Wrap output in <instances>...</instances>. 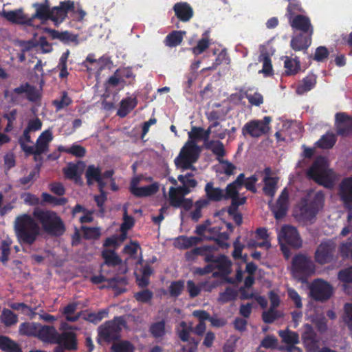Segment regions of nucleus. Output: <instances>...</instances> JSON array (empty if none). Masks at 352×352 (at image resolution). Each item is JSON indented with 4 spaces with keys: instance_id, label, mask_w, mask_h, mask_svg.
Returning <instances> with one entry per match:
<instances>
[{
    "instance_id": "37",
    "label": "nucleus",
    "mask_w": 352,
    "mask_h": 352,
    "mask_svg": "<svg viewBox=\"0 0 352 352\" xmlns=\"http://www.w3.org/2000/svg\"><path fill=\"white\" fill-rule=\"evenodd\" d=\"M204 146L217 156L218 160H220V158H222L225 155L226 151L223 144L219 141L209 140V139H208Z\"/></svg>"
},
{
    "instance_id": "33",
    "label": "nucleus",
    "mask_w": 352,
    "mask_h": 352,
    "mask_svg": "<svg viewBox=\"0 0 352 352\" xmlns=\"http://www.w3.org/2000/svg\"><path fill=\"white\" fill-rule=\"evenodd\" d=\"M0 349L4 352H23L16 342L5 336H0Z\"/></svg>"
},
{
    "instance_id": "51",
    "label": "nucleus",
    "mask_w": 352,
    "mask_h": 352,
    "mask_svg": "<svg viewBox=\"0 0 352 352\" xmlns=\"http://www.w3.org/2000/svg\"><path fill=\"white\" fill-rule=\"evenodd\" d=\"M336 143L335 135L332 133H327L317 142L318 146L322 148H330Z\"/></svg>"
},
{
    "instance_id": "34",
    "label": "nucleus",
    "mask_w": 352,
    "mask_h": 352,
    "mask_svg": "<svg viewBox=\"0 0 352 352\" xmlns=\"http://www.w3.org/2000/svg\"><path fill=\"white\" fill-rule=\"evenodd\" d=\"M16 94H23L32 101H35L40 98L41 93L39 90H36L29 85H23L14 90Z\"/></svg>"
},
{
    "instance_id": "49",
    "label": "nucleus",
    "mask_w": 352,
    "mask_h": 352,
    "mask_svg": "<svg viewBox=\"0 0 352 352\" xmlns=\"http://www.w3.org/2000/svg\"><path fill=\"white\" fill-rule=\"evenodd\" d=\"M177 179L183 185L180 187L184 190V193H190L192 188H195L197 186V182L193 178L185 179V177L179 175Z\"/></svg>"
},
{
    "instance_id": "44",
    "label": "nucleus",
    "mask_w": 352,
    "mask_h": 352,
    "mask_svg": "<svg viewBox=\"0 0 352 352\" xmlns=\"http://www.w3.org/2000/svg\"><path fill=\"white\" fill-rule=\"evenodd\" d=\"M134 225V219L132 217L127 214L126 208H124L123 223L121 225L120 230L122 232L120 241H123L126 238V232Z\"/></svg>"
},
{
    "instance_id": "42",
    "label": "nucleus",
    "mask_w": 352,
    "mask_h": 352,
    "mask_svg": "<svg viewBox=\"0 0 352 352\" xmlns=\"http://www.w3.org/2000/svg\"><path fill=\"white\" fill-rule=\"evenodd\" d=\"M77 307L78 304L76 302H71L63 309V314L65 316L67 320L75 322L79 318L80 314L76 313Z\"/></svg>"
},
{
    "instance_id": "16",
    "label": "nucleus",
    "mask_w": 352,
    "mask_h": 352,
    "mask_svg": "<svg viewBox=\"0 0 352 352\" xmlns=\"http://www.w3.org/2000/svg\"><path fill=\"white\" fill-rule=\"evenodd\" d=\"M263 174V192L266 195L273 197L277 188L278 178L272 175L271 170L269 168L264 170Z\"/></svg>"
},
{
    "instance_id": "45",
    "label": "nucleus",
    "mask_w": 352,
    "mask_h": 352,
    "mask_svg": "<svg viewBox=\"0 0 352 352\" xmlns=\"http://www.w3.org/2000/svg\"><path fill=\"white\" fill-rule=\"evenodd\" d=\"M256 235L258 239H263V242L260 243H256L255 242H250L248 243V245L250 247H256V246H265L267 248L270 247V243L267 241L268 238V233L267 230L264 228H261L257 229L256 232Z\"/></svg>"
},
{
    "instance_id": "12",
    "label": "nucleus",
    "mask_w": 352,
    "mask_h": 352,
    "mask_svg": "<svg viewBox=\"0 0 352 352\" xmlns=\"http://www.w3.org/2000/svg\"><path fill=\"white\" fill-rule=\"evenodd\" d=\"M332 293L331 286L322 280H316L311 286V295L316 300H327L332 295Z\"/></svg>"
},
{
    "instance_id": "58",
    "label": "nucleus",
    "mask_w": 352,
    "mask_h": 352,
    "mask_svg": "<svg viewBox=\"0 0 352 352\" xmlns=\"http://www.w3.org/2000/svg\"><path fill=\"white\" fill-rule=\"evenodd\" d=\"M151 332L155 338L162 337L166 333L164 322L160 321L153 324L151 327Z\"/></svg>"
},
{
    "instance_id": "52",
    "label": "nucleus",
    "mask_w": 352,
    "mask_h": 352,
    "mask_svg": "<svg viewBox=\"0 0 352 352\" xmlns=\"http://www.w3.org/2000/svg\"><path fill=\"white\" fill-rule=\"evenodd\" d=\"M316 80L314 75L305 78L302 83L298 87L297 92L300 94L305 91H309L316 84Z\"/></svg>"
},
{
    "instance_id": "22",
    "label": "nucleus",
    "mask_w": 352,
    "mask_h": 352,
    "mask_svg": "<svg viewBox=\"0 0 352 352\" xmlns=\"http://www.w3.org/2000/svg\"><path fill=\"white\" fill-rule=\"evenodd\" d=\"M336 118L337 131L339 134L348 135L352 133V118L344 113H338Z\"/></svg>"
},
{
    "instance_id": "7",
    "label": "nucleus",
    "mask_w": 352,
    "mask_h": 352,
    "mask_svg": "<svg viewBox=\"0 0 352 352\" xmlns=\"http://www.w3.org/2000/svg\"><path fill=\"white\" fill-rule=\"evenodd\" d=\"M244 177L245 176L243 174H240L236 180L228 184L226 188L224 198L231 199L232 205L233 206L243 205L245 202V197H240L239 195V192L242 188L244 182Z\"/></svg>"
},
{
    "instance_id": "62",
    "label": "nucleus",
    "mask_w": 352,
    "mask_h": 352,
    "mask_svg": "<svg viewBox=\"0 0 352 352\" xmlns=\"http://www.w3.org/2000/svg\"><path fill=\"white\" fill-rule=\"evenodd\" d=\"M114 352H133V346L128 342H120L112 346Z\"/></svg>"
},
{
    "instance_id": "27",
    "label": "nucleus",
    "mask_w": 352,
    "mask_h": 352,
    "mask_svg": "<svg viewBox=\"0 0 352 352\" xmlns=\"http://www.w3.org/2000/svg\"><path fill=\"white\" fill-rule=\"evenodd\" d=\"M2 16L13 23L31 25L32 19L27 17L20 9L8 12L4 11L2 13Z\"/></svg>"
},
{
    "instance_id": "47",
    "label": "nucleus",
    "mask_w": 352,
    "mask_h": 352,
    "mask_svg": "<svg viewBox=\"0 0 352 352\" xmlns=\"http://www.w3.org/2000/svg\"><path fill=\"white\" fill-rule=\"evenodd\" d=\"M186 34L185 32L178 31L167 36L166 38V44L169 47H175L179 45L183 39V36Z\"/></svg>"
},
{
    "instance_id": "3",
    "label": "nucleus",
    "mask_w": 352,
    "mask_h": 352,
    "mask_svg": "<svg viewBox=\"0 0 352 352\" xmlns=\"http://www.w3.org/2000/svg\"><path fill=\"white\" fill-rule=\"evenodd\" d=\"M33 215L41 223L45 232L56 236L64 233V223L56 212L36 208L34 210Z\"/></svg>"
},
{
    "instance_id": "13",
    "label": "nucleus",
    "mask_w": 352,
    "mask_h": 352,
    "mask_svg": "<svg viewBox=\"0 0 352 352\" xmlns=\"http://www.w3.org/2000/svg\"><path fill=\"white\" fill-rule=\"evenodd\" d=\"M274 53V50L270 45L261 47L259 61L263 63V68L259 72L262 73L265 76H270L273 74V68L270 56H272Z\"/></svg>"
},
{
    "instance_id": "39",
    "label": "nucleus",
    "mask_w": 352,
    "mask_h": 352,
    "mask_svg": "<svg viewBox=\"0 0 352 352\" xmlns=\"http://www.w3.org/2000/svg\"><path fill=\"white\" fill-rule=\"evenodd\" d=\"M219 230L217 228H211L208 225H201L197 226L196 232L201 236V239H210L217 236Z\"/></svg>"
},
{
    "instance_id": "11",
    "label": "nucleus",
    "mask_w": 352,
    "mask_h": 352,
    "mask_svg": "<svg viewBox=\"0 0 352 352\" xmlns=\"http://www.w3.org/2000/svg\"><path fill=\"white\" fill-rule=\"evenodd\" d=\"M124 326V320L122 318H116L113 321L106 322L99 329V334L107 340L117 338L119 332Z\"/></svg>"
},
{
    "instance_id": "19",
    "label": "nucleus",
    "mask_w": 352,
    "mask_h": 352,
    "mask_svg": "<svg viewBox=\"0 0 352 352\" xmlns=\"http://www.w3.org/2000/svg\"><path fill=\"white\" fill-rule=\"evenodd\" d=\"M289 194L286 188H285L278 197L277 204L273 206L272 211L276 219H282L285 214L287 210Z\"/></svg>"
},
{
    "instance_id": "18",
    "label": "nucleus",
    "mask_w": 352,
    "mask_h": 352,
    "mask_svg": "<svg viewBox=\"0 0 352 352\" xmlns=\"http://www.w3.org/2000/svg\"><path fill=\"white\" fill-rule=\"evenodd\" d=\"M37 333L36 337L43 341L55 343L60 340L59 333L54 327L39 324Z\"/></svg>"
},
{
    "instance_id": "8",
    "label": "nucleus",
    "mask_w": 352,
    "mask_h": 352,
    "mask_svg": "<svg viewBox=\"0 0 352 352\" xmlns=\"http://www.w3.org/2000/svg\"><path fill=\"white\" fill-rule=\"evenodd\" d=\"M140 178L134 177L131 179L130 191L135 197H146L155 195L160 188V184L157 182H152L151 184L144 186H139Z\"/></svg>"
},
{
    "instance_id": "29",
    "label": "nucleus",
    "mask_w": 352,
    "mask_h": 352,
    "mask_svg": "<svg viewBox=\"0 0 352 352\" xmlns=\"http://www.w3.org/2000/svg\"><path fill=\"white\" fill-rule=\"evenodd\" d=\"M174 10L176 16L183 21H188L193 15L192 8L186 3H176Z\"/></svg>"
},
{
    "instance_id": "55",
    "label": "nucleus",
    "mask_w": 352,
    "mask_h": 352,
    "mask_svg": "<svg viewBox=\"0 0 352 352\" xmlns=\"http://www.w3.org/2000/svg\"><path fill=\"white\" fill-rule=\"evenodd\" d=\"M208 205V200L200 199L195 204V210L191 213V217L197 221L201 216V210Z\"/></svg>"
},
{
    "instance_id": "38",
    "label": "nucleus",
    "mask_w": 352,
    "mask_h": 352,
    "mask_svg": "<svg viewBox=\"0 0 352 352\" xmlns=\"http://www.w3.org/2000/svg\"><path fill=\"white\" fill-rule=\"evenodd\" d=\"M41 127H42V122L41 121L40 119L36 118H33V119L30 120L28 122V126H27L25 130L24 131L23 138V140H21V142H30L31 138H30V136L29 135V133L32 132V131H38L41 129Z\"/></svg>"
},
{
    "instance_id": "28",
    "label": "nucleus",
    "mask_w": 352,
    "mask_h": 352,
    "mask_svg": "<svg viewBox=\"0 0 352 352\" xmlns=\"http://www.w3.org/2000/svg\"><path fill=\"white\" fill-rule=\"evenodd\" d=\"M324 201V196L322 193L318 192L316 195V201L313 208L308 207L307 204L300 208V214L305 218H309L310 216L314 215L316 212L322 208Z\"/></svg>"
},
{
    "instance_id": "2",
    "label": "nucleus",
    "mask_w": 352,
    "mask_h": 352,
    "mask_svg": "<svg viewBox=\"0 0 352 352\" xmlns=\"http://www.w3.org/2000/svg\"><path fill=\"white\" fill-rule=\"evenodd\" d=\"M308 175L318 184L327 188L333 186L338 175L329 168L328 160L323 157H318L308 171Z\"/></svg>"
},
{
    "instance_id": "30",
    "label": "nucleus",
    "mask_w": 352,
    "mask_h": 352,
    "mask_svg": "<svg viewBox=\"0 0 352 352\" xmlns=\"http://www.w3.org/2000/svg\"><path fill=\"white\" fill-rule=\"evenodd\" d=\"M85 175L89 185H91L94 182H97L100 189L103 188L105 186V183L102 180L100 170L98 168L94 166H89Z\"/></svg>"
},
{
    "instance_id": "61",
    "label": "nucleus",
    "mask_w": 352,
    "mask_h": 352,
    "mask_svg": "<svg viewBox=\"0 0 352 352\" xmlns=\"http://www.w3.org/2000/svg\"><path fill=\"white\" fill-rule=\"evenodd\" d=\"M59 149L65 153L72 154L73 155L78 157H83L85 154V148H83L81 146L76 145V144L72 146L70 148H60Z\"/></svg>"
},
{
    "instance_id": "5",
    "label": "nucleus",
    "mask_w": 352,
    "mask_h": 352,
    "mask_svg": "<svg viewBox=\"0 0 352 352\" xmlns=\"http://www.w3.org/2000/svg\"><path fill=\"white\" fill-rule=\"evenodd\" d=\"M278 239L286 258L289 256L285 247L286 245L295 248L301 245V241L296 229L291 226H283L278 232Z\"/></svg>"
},
{
    "instance_id": "6",
    "label": "nucleus",
    "mask_w": 352,
    "mask_h": 352,
    "mask_svg": "<svg viewBox=\"0 0 352 352\" xmlns=\"http://www.w3.org/2000/svg\"><path fill=\"white\" fill-rule=\"evenodd\" d=\"M53 140L52 131L50 129L44 131L38 136L34 146H31L21 142L23 151L28 153L41 154L48 151L49 144Z\"/></svg>"
},
{
    "instance_id": "21",
    "label": "nucleus",
    "mask_w": 352,
    "mask_h": 352,
    "mask_svg": "<svg viewBox=\"0 0 352 352\" xmlns=\"http://www.w3.org/2000/svg\"><path fill=\"white\" fill-rule=\"evenodd\" d=\"M333 246L330 243H321L316 252V260L320 264L330 262L332 259Z\"/></svg>"
},
{
    "instance_id": "24",
    "label": "nucleus",
    "mask_w": 352,
    "mask_h": 352,
    "mask_svg": "<svg viewBox=\"0 0 352 352\" xmlns=\"http://www.w3.org/2000/svg\"><path fill=\"white\" fill-rule=\"evenodd\" d=\"M212 127H209L205 131L203 128L192 126L190 131L188 133V141H191L194 144H197V141L203 140L205 143L206 140L209 139V136L212 132Z\"/></svg>"
},
{
    "instance_id": "35",
    "label": "nucleus",
    "mask_w": 352,
    "mask_h": 352,
    "mask_svg": "<svg viewBox=\"0 0 352 352\" xmlns=\"http://www.w3.org/2000/svg\"><path fill=\"white\" fill-rule=\"evenodd\" d=\"M311 39L309 35L308 37L299 34L291 41V47L295 51L306 50L311 45Z\"/></svg>"
},
{
    "instance_id": "59",
    "label": "nucleus",
    "mask_w": 352,
    "mask_h": 352,
    "mask_svg": "<svg viewBox=\"0 0 352 352\" xmlns=\"http://www.w3.org/2000/svg\"><path fill=\"white\" fill-rule=\"evenodd\" d=\"M285 67L287 74H296L300 69L299 62L296 59L287 58L285 61Z\"/></svg>"
},
{
    "instance_id": "40",
    "label": "nucleus",
    "mask_w": 352,
    "mask_h": 352,
    "mask_svg": "<svg viewBox=\"0 0 352 352\" xmlns=\"http://www.w3.org/2000/svg\"><path fill=\"white\" fill-rule=\"evenodd\" d=\"M102 256L104 263L109 266H116L122 263V259L113 250H104L102 252Z\"/></svg>"
},
{
    "instance_id": "20",
    "label": "nucleus",
    "mask_w": 352,
    "mask_h": 352,
    "mask_svg": "<svg viewBox=\"0 0 352 352\" xmlns=\"http://www.w3.org/2000/svg\"><path fill=\"white\" fill-rule=\"evenodd\" d=\"M339 195L346 206H349L352 204V177L342 181L339 186Z\"/></svg>"
},
{
    "instance_id": "60",
    "label": "nucleus",
    "mask_w": 352,
    "mask_h": 352,
    "mask_svg": "<svg viewBox=\"0 0 352 352\" xmlns=\"http://www.w3.org/2000/svg\"><path fill=\"white\" fill-rule=\"evenodd\" d=\"M282 316V314L277 311L274 310L273 308H270V309L267 311H265L263 314V319L265 322L272 323L276 319L280 318Z\"/></svg>"
},
{
    "instance_id": "48",
    "label": "nucleus",
    "mask_w": 352,
    "mask_h": 352,
    "mask_svg": "<svg viewBox=\"0 0 352 352\" xmlns=\"http://www.w3.org/2000/svg\"><path fill=\"white\" fill-rule=\"evenodd\" d=\"M178 334L183 341H190V334L192 331V324L188 325L185 322H182L178 327Z\"/></svg>"
},
{
    "instance_id": "9",
    "label": "nucleus",
    "mask_w": 352,
    "mask_h": 352,
    "mask_svg": "<svg viewBox=\"0 0 352 352\" xmlns=\"http://www.w3.org/2000/svg\"><path fill=\"white\" fill-rule=\"evenodd\" d=\"M188 194L184 193V190L180 186L170 187L168 193L170 205L175 208L182 207L189 210L192 206V201L184 197Z\"/></svg>"
},
{
    "instance_id": "17",
    "label": "nucleus",
    "mask_w": 352,
    "mask_h": 352,
    "mask_svg": "<svg viewBox=\"0 0 352 352\" xmlns=\"http://www.w3.org/2000/svg\"><path fill=\"white\" fill-rule=\"evenodd\" d=\"M74 8V3L68 1L62 2L59 7H55L51 10V19L56 23H60L66 17L69 10Z\"/></svg>"
},
{
    "instance_id": "56",
    "label": "nucleus",
    "mask_w": 352,
    "mask_h": 352,
    "mask_svg": "<svg viewBox=\"0 0 352 352\" xmlns=\"http://www.w3.org/2000/svg\"><path fill=\"white\" fill-rule=\"evenodd\" d=\"M204 36L198 41L197 45L192 49L193 54H200L208 47L209 39L207 33L204 34Z\"/></svg>"
},
{
    "instance_id": "50",
    "label": "nucleus",
    "mask_w": 352,
    "mask_h": 352,
    "mask_svg": "<svg viewBox=\"0 0 352 352\" xmlns=\"http://www.w3.org/2000/svg\"><path fill=\"white\" fill-rule=\"evenodd\" d=\"M83 236L88 240H95L100 237L101 232L98 227H82Z\"/></svg>"
},
{
    "instance_id": "4",
    "label": "nucleus",
    "mask_w": 352,
    "mask_h": 352,
    "mask_svg": "<svg viewBox=\"0 0 352 352\" xmlns=\"http://www.w3.org/2000/svg\"><path fill=\"white\" fill-rule=\"evenodd\" d=\"M199 153L200 148L197 144H194L191 141H187L174 160L176 168L182 171L186 170L196 171L197 168L193 164L197 162Z\"/></svg>"
},
{
    "instance_id": "41",
    "label": "nucleus",
    "mask_w": 352,
    "mask_h": 352,
    "mask_svg": "<svg viewBox=\"0 0 352 352\" xmlns=\"http://www.w3.org/2000/svg\"><path fill=\"white\" fill-rule=\"evenodd\" d=\"M38 327L39 324L36 322H23L20 324L19 331L23 336L36 337Z\"/></svg>"
},
{
    "instance_id": "10",
    "label": "nucleus",
    "mask_w": 352,
    "mask_h": 352,
    "mask_svg": "<svg viewBox=\"0 0 352 352\" xmlns=\"http://www.w3.org/2000/svg\"><path fill=\"white\" fill-rule=\"evenodd\" d=\"M271 118L266 116L263 120H252L248 122L243 127L245 134H249L252 137H260L270 131Z\"/></svg>"
},
{
    "instance_id": "46",
    "label": "nucleus",
    "mask_w": 352,
    "mask_h": 352,
    "mask_svg": "<svg viewBox=\"0 0 352 352\" xmlns=\"http://www.w3.org/2000/svg\"><path fill=\"white\" fill-rule=\"evenodd\" d=\"M136 105V101L133 98H127L122 100L118 114L121 116H125L130 111H131Z\"/></svg>"
},
{
    "instance_id": "43",
    "label": "nucleus",
    "mask_w": 352,
    "mask_h": 352,
    "mask_svg": "<svg viewBox=\"0 0 352 352\" xmlns=\"http://www.w3.org/2000/svg\"><path fill=\"white\" fill-rule=\"evenodd\" d=\"M34 7L36 8V12L31 18L32 20L34 18H39L44 20L51 18V10L47 2L41 4H34Z\"/></svg>"
},
{
    "instance_id": "36",
    "label": "nucleus",
    "mask_w": 352,
    "mask_h": 352,
    "mask_svg": "<svg viewBox=\"0 0 352 352\" xmlns=\"http://www.w3.org/2000/svg\"><path fill=\"white\" fill-rule=\"evenodd\" d=\"M199 241H201V239L197 236L186 237L181 236L175 239L174 245L179 249H187L196 245Z\"/></svg>"
},
{
    "instance_id": "15",
    "label": "nucleus",
    "mask_w": 352,
    "mask_h": 352,
    "mask_svg": "<svg viewBox=\"0 0 352 352\" xmlns=\"http://www.w3.org/2000/svg\"><path fill=\"white\" fill-rule=\"evenodd\" d=\"M280 337L284 343L288 346L285 349L288 352H302V351L294 345L299 342V337L298 333L289 330H283L278 332Z\"/></svg>"
},
{
    "instance_id": "25",
    "label": "nucleus",
    "mask_w": 352,
    "mask_h": 352,
    "mask_svg": "<svg viewBox=\"0 0 352 352\" xmlns=\"http://www.w3.org/2000/svg\"><path fill=\"white\" fill-rule=\"evenodd\" d=\"M206 198L204 199L210 201H219L224 198V192L220 188L214 187L212 182L206 184L205 188Z\"/></svg>"
},
{
    "instance_id": "14",
    "label": "nucleus",
    "mask_w": 352,
    "mask_h": 352,
    "mask_svg": "<svg viewBox=\"0 0 352 352\" xmlns=\"http://www.w3.org/2000/svg\"><path fill=\"white\" fill-rule=\"evenodd\" d=\"M289 21L292 28L302 32H308L309 35L311 36L314 32L313 27L307 16L303 15L290 16Z\"/></svg>"
},
{
    "instance_id": "26",
    "label": "nucleus",
    "mask_w": 352,
    "mask_h": 352,
    "mask_svg": "<svg viewBox=\"0 0 352 352\" xmlns=\"http://www.w3.org/2000/svg\"><path fill=\"white\" fill-rule=\"evenodd\" d=\"M107 63V59L104 58L96 59L93 54H89L84 62V65L88 70L97 73H100Z\"/></svg>"
},
{
    "instance_id": "63",
    "label": "nucleus",
    "mask_w": 352,
    "mask_h": 352,
    "mask_svg": "<svg viewBox=\"0 0 352 352\" xmlns=\"http://www.w3.org/2000/svg\"><path fill=\"white\" fill-rule=\"evenodd\" d=\"M219 162V169L228 175L234 174L236 167L232 163L222 160L220 158Z\"/></svg>"
},
{
    "instance_id": "32",
    "label": "nucleus",
    "mask_w": 352,
    "mask_h": 352,
    "mask_svg": "<svg viewBox=\"0 0 352 352\" xmlns=\"http://www.w3.org/2000/svg\"><path fill=\"white\" fill-rule=\"evenodd\" d=\"M84 166L82 163L69 164L64 168L63 172L66 177L78 182L82 173Z\"/></svg>"
},
{
    "instance_id": "23",
    "label": "nucleus",
    "mask_w": 352,
    "mask_h": 352,
    "mask_svg": "<svg viewBox=\"0 0 352 352\" xmlns=\"http://www.w3.org/2000/svg\"><path fill=\"white\" fill-rule=\"evenodd\" d=\"M312 261L305 256L299 255L293 259L292 270L294 273L302 272L307 273L312 270Z\"/></svg>"
},
{
    "instance_id": "31",
    "label": "nucleus",
    "mask_w": 352,
    "mask_h": 352,
    "mask_svg": "<svg viewBox=\"0 0 352 352\" xmlns=\"http://www.w3.org/2000/svg\"><path fill=\"white\" fill-rule=\"evenodd\" d=\"M60 340L57 344H60L64 346L66 349L76 350L77 348V343L76 340V335L70 331H65L61 335L59 334Z\"/></svg>"
},
{
    "instance_id": "54",
    "label": "nucleus",
    "mask_w": 352,
    "mask_h": 352,
    "mask_svg": "<svg viewBox=\"0 0 352 352\" xmlns=\"http://www.w3.org/2000/svg\"><path fill=\"white\" fill-rule=\"evenodd\" d=\"M184 289V282L182 280L174 281L168 287V294L171 297H177Z\"/></svg>"
},
{
    "instance_id": "53",
    "label": "nucleus",
    "mask_w": 352,
    "mask_h": 352,
    "mask_svg": "<svg viewBox=\"0 0 352 352\" xmlns=\"http://www.w3.org/2000/svg\"><path fill=\"white\" fill-rule=\"evenodd\" d=\"M1 320L6 326H11L17 322V316L9 309H4L1 314Z\"/></svg>"
},
{
    "instance_id": "1",
    "label": "nucleus",
    "mask_w": 352,
    "mask_h": 352,
    "mask_svg": "<svg viewBox=\"0 0 352 352\" xmlns=\"http://www.w3.org/2000/svg\"><path fill=\"white\" fill-rule=\"evenodd\" d=\"M14 227L16 236L21 243L32 244L39 234L38 225L31 216L26 214L16 218Z\"/></svg>"
},
{
    "instance_id": "64",
    "label": "nucleus",
    "mask_w": 352,
    "mask_h": 352,
    "mask_svg": "<svg viewBox=\"0 0 352 352\" xmlns=\"http://www.w3.org/2000/svg\"><path fill=\"white\" fill-rule=\"evenodd\" d=\"M140 250L139 245L135 242H131L129 244H127L124 246L123 249V252L124 254H127L129 257H135L138 250Z\"/></svg>"
},
{
    "instance_id": "57",
    "label": "nucleus",
    "mask_w": 352,
    "mask_h": 352,
    "mask_svg": "<svg viewBox=\"0 0 352 352\" xmlns=\"http://www.w3.org/2000/svg\"><path fill=\"white\" fill-rule=\"evenodd\" d=\"M124 83V80L122 79L121 76L119 75V72L116 71L115 73L108 79L106 84V88L108 89L111 87H116L119 85L123 86Z\"/></svg>"
}]
</instances>
